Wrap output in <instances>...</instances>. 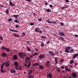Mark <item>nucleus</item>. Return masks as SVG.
Wrapping results in <instances>:
<instances>
[{
	"instance_id": "nucleus-4",
	"label": "nucleus",
	"mask_w": 78,
	"mask_h": 78,
	"mask_svg": "<svg viewBox=\"0 0 78 78\" xmlns=\"http://www.w3.org/2000/svg\"><path fill=\"white\" fill-rule=\"evenodd\" d=\"M19 63L17 62H14V66H15V67H18L19 66Z\"/></svg>"
},
{
	"instance_id": "nucleus-24",
	"label": "nucleus",
	"mask_w": 78,
	"mask_h": 78,
	"mask_svg": "<svg viewBox=\"0 0 78 78\" xmlns=\"http://www.w3.org/2000/svg\"><path fill=\"white\" fill-rule=\"evenodd\" d=\"M74 51V49H72L71 50H70V51H69V53H73V51Z\"/></svg>"
},
{
	"instance_id": "nucleus-7",
	"label": "nucleus",
	"mask_w": 78,
	"mask_h": 78,
	"mask_svg": "<svg viewBox=\"0 0 78 78\" xmlns=\"http://www.w3.org/2000/svg\"><path fill=\"white\" fill-rule=\"evenodd\" d=\"M33 69H30V70L29 73H28V75H30L33 72Z\"/></svg>"
},
{
	"instance_id": "nucleus-16",
	"label": "nucleus",
	"mask_w": 78,
	"mask_h": 78,
	"mask_svg": "<svg viewBox=\"0 0 78 78\" xmlns=\"http://www.w3.org/2000/svg\"><path fill=\"white\" fill-rule=\"evenodd\" d=\"M10 62L9 61H7L6 63V66H9L10 65Z\"/></svg>"
},
{
	"instance_id": "nucleus-13",
	"label": "nucleus",
	"mask_w": 78,
	"mask_h": 78,
	"mask_svg": "<svg viewBox=\"0 0 78 78\" xmlns=\"http://www.w3.org/2000/svg\"><path fill=\"white\" fill-rule=\"evenodd\" d=\"M11 73H16V71L14 69H12L10 70Z\"/></svg>"
},
{
	"instance_id": "nucleus-18",
	"label": "nucleus",
	"mask_w": 78,
	"mask_h": 78,
	"mask_svg": "<svg viewBox=\"0 0 78 78\" xmlns=\"http://www.w3.org/2000/svg\"><path fill=\"white\" fill-rule=\"evenodd\" d=\"M13 35L14 36V37H20V35H17V34H13Z\"/></svg>"
},
{
	"instance_id": "nucleus-57",
	"label": "nucleus",
	"mask_w": 78,
	"mask_h": 78,
	"mask_svg": "<svg viewBox=\"0 0 78 78\" xmlns=\"http://www.w3.org/2000/svg\"><path fill=\"white\" fill-rule=\"evenodd\" d=\"M20 69V70H21V67H19V69Z\"/></svg>"
},
{
	"instance_id": "nucleus-15",
	"label": "nucleus",
	"mask_w": 78,
	"mask_h": 78,
	"mask_svg": "<svg viewBox=\"0 0 78 78\" xmlns=\"http://www.w3.org/2000/svg\"><path fill=\"white\" fill-rule=\"evenodd\" d=\"M9 30H10L11 31L13 32H19V31L16 30H13L12 29H10Z\"/></svg>"
},
{
	"instance_id": "nucleus-28",
	"label": "nucleus",
	"mask_w": 78,
	"mask_h": 78,
	"mask_svg": "<svg viewBox=\"0 0 78 78\" xmlns=\"http://www.w3.org/2000/svg\"><path fill=\"white\" fill-rule=\"evenodd\" d=\"M65 51L67 53H69V51L68 49H65Z\"/></svg>"
},
{
	"instance_id": "nucleus-2",
	"label": "nucleus",
	"mask_w": 78,
	"mask_h": 78,
	"mask_svg": "<svg viewBox=\"0 0 78 78\" xmlns=\"http://www.w3.org/2000/svg\"><path fill=\"white\" fill-rule=\"evenodd\" d=\"M18 59V58L17 55H15L13 56V60L14 61Z\"/></svg>"
},
{
	"instance_id": "nucleus-9",
	"label": "nucleus",
	"mask_w": 78,
	"mask_h": 78,
	"mask_svg": "<svg viewBox=\"0 0 78 78\" xmlns=\"http://www.w3.org/2000/svg\"><path fill=\"white\" fill-rule=\"evenodd\" d=\"M59 35L61 36H65V35L64 34V33L62 32H61L59 33Z\"/></svg>"
},
{
	"instance_id": "nucleus-49",
	"label": "nucleus",
	"mask_w": 78,
	"mask_h": 78,
	"mask_svg": "<svg viewBox=\"0 0 78 78\" xmlns=\"http://www.w3.org/2000/svg\"><path fill=\"white\" fill-rule=\"evenodd\" d=\"M45 37V36H41V38L42 39H44Z\"/></svg>"
},
{
	"instance_id": "nucleus-11",
	"label": "nucleus",
	"mask_w": 78,
	"mask_h": 78,
	"mask_svg": "<svg viewBox=\"0 0 78 78\" xmlns=\"http://www.w3.org/2000/svg\"><path fill=\"white\" fill-rule=\"evenodd\" d=\"M49 53L50 55H51L52 56H53L54 55H55V54L54 53H53L51 51H49Z\"/></svg>"
},
{
	"instance_id": "nucleus-62",
	"label": "nucleus",
	"mask_w": 78,
	"mask_h": 78,
	"mask_svg": "<svg viewBox=\"0 0 78 78\" xmlns=\"http://www.w3.org/2000/svg\"><path fill=\"white\" fill-rule=\"evenodd\" d=\"M77 65H78V64H77L76 63L75 64V66H76Z\"/></svg>"
},
{
	"instance_id": "nucleus-3",
	"label": "nucleus",
	"mask_w": 78,
	"mask_h": 78,
	"mask_svg": "<svg viewBox=\"0 0 78 78\" xmlns=\"http://www.w3.org/2000/svg\"><path fill=\"white\" fill-rule=\"evenodd\" d=\"M7 55L6 54L3 53V54H2L1 55V57H3V58L4 57H7Z\"/></svg>"
},
{
	"instance_id": "nucleus-53",
	"label": "nucleus",
	"mask_w": 78,
	"mask_h": 78,
	"mask_svg": "<svg viewBox=\"0 0 78 78\" xmlns=\"http://www.w3.org/2000/svg\"><path fill=\"white\" fill-rule=\"evenodd\" d=\"M6 50H7V52H9V48H7L6 49Z\"/></svg>"
},
{
	"instance_id": "nucleus-38",
	"label": "nucleus",
	"mask_w": 78,
	"mask_h": 78,
	"mask_svg": "<svg viewBox=\"0 0 78 78\" xmlns=\"http://www.w3.org/2000/svg\"><path fill=\"white\" fill-rule=\"evenodd\" d=\"M30 25L31 26H33V25H34V24L33 23H30Z\"/></svg>"
},
{
	"instance_id": "nucleus-63",
	"label": "nucleus",
	"mask_w": 78,
	"mask_h": 78,
	"mask_svg": "<svg viewBox=\"0 0 78 78\" xmlns=\"http://www.w3.org/2000/svg\"><path fill=\"white\" fill-rule=\"evenodd\" d=\"M24 66H27V63H25Z\"/></svg>"
},
{
	"instance_id": "nucleus-50",
	"label": "nucleus",
	"mask_w": 78,
	"mask_h": 78,
	"mask_svg": "<svg viewBox=\"0 0 78 78\" xmlns=\"http://www.w3.org/2000/svg\"><path fill=\"white\" fill-rule=\"evenodd\" d=\"M34 55H39V54L38 53H34Z\"/></svg>"
},
{
	"instance_id": "nucleus-60",
	"label": "nucleus",
	"mask_w": 78,
	"mask_h": 78,
	"mask_svg": "<svg viewBox=\"0 0 78 78\" xmlns=\"http://www.w3.org/2000/svg\"><path fill=\"white\" fill-rule=\"evenodd\" d=\"M56 23L55 21L53 22V24H56Z\"/></svg>"
},
{
	"instance_id": "nucleus-58",
	"label": "nucleus",
	"mask_w": 78,
	"mask_h": 78,
	"mask_svg": "<svg viewBox=\"0 0 78 78\" xmlns=\"http://www.w3.org/2000/svg\"><path fill=\"white\" fill-rule=\"evenodd\" d=\"M16 67V69L17 70H18L19 69L17 67Z\"/></svg>"
},
{
	"instance_id": "nucleus-44",
	"label": "nucleus",
	"mask_w": 78,
	"mask_h": 78,
	"mask_svg": "<svg viewBox=\"0 0 78 78\" xmlns=\"http://www.w3.org/2000/svg\"><path fill=\"white\" fill-rule=\"evenodd\" d=\"M60 25H61V26H64V25L63 23H62V22L60 23Z\"/></svg>"
},
{
	"instance_id": "nucleus-33",
	"label": "nucleus",
	"mask_w": 78,
	"mask_h": 78,
	"mask_svg": "<svg viewBox=\"0 0 78 78\" xmlns=\"http://www.w3.org/2000/svg\"><path fill=\"white\" fill-rule=\"evenodd\" d=\"M27 51H30V48H29V47H28V46L27 47Z\"/></svg>"
},
{
	"instance_id": "nucleus-20",
	"label": "nucleus",
	"mask_w": 78,
	"mask_h": 78,
	"mask_svg": "<svg viewBox=\"0 0 78 78\" xmlns=\"http://www.w3.org/2000/svg\"><path fill=\"white\" fill-rule=\"evenodd\" d=\"M1 48L2 49L6 50V49L7 48H6L4 46H3Z\"/></svg>"
},
{
	"instance_id": "nucleus-37",
	"label": "nucleus",
	"mask_w": 78,
	"mask_h": 78,
	"mask_svg": "<svg viewBox=\"0 0 78 78\" xmlns=\"http://www.w3.org/2000/svg\"><path fill=\"white\" fill-rule=\"evenodd\" d=\"M20 27V26H19L18 25L16 24V28H18Z\"/></svg>"
},
{
	"instance_id": "nucleus-22",
	"label": "nucleus",
	"mask_w": 78,
	"mask_h": 78,
	"mask_svg": "<svg viewBox=\"0 0 78 78\" xmlns=\"http://www.w3.org/2000/svg\"><path fill=\"white\" fill-rule=\"evenodd\" d=\"M34 31L37 33H38L39 32V30L37 28L34 29Z\"/></svg>"
},
{
	"instance_id": "nucleus-8",
	"label": "nucleus",
	"mask_w": 78,
	"mask_h": 78,
	"mask_svg": "<svg viewBox=\"0 0 78 78\" xmlns=\"http://www.w3.org/2000/svg\"><path fill=\"white\" fill-rule=\"evenodd\" d=\"M50 64V62L48 60L47 61H46V66H47V67H48L49 65Z\"/></svg>"
},
{
	"instance_id": "nucleus-19",
	"label": "nucleus",
	"mask_w": 78,
	"mask_h": 78,
	"mask_svg": "<svg viewBox=\"0 0 78 78\" xmlns=\"http://www.w3.org/2000/svg\"><path fill=\"white\" fill-rule=\"evenodd\" d=\"M39 67L40 69H43L44 68V67L43 66H41V65H39Z\"/></svg>"
},
{
	"instance_id": "nucleus-46",
	"label": "nucleus",
	"mask_w": 78,
	"mask_h": 78,
	"mask_svg": "<svg viewBox=\"0 0 78 78\" xmlns=\"http://www.w3.org/2000/svg\"><path fill=\"white\" fill-rule=\"evenodd\" d=\"M64 60V59H62L60 61V62H63V61Z\"/></svg>"
},
{
	"instance_id": "nucleus-5",
	"label": "nucleus",
	"mask_w": 78,
	"mask_h": 78,
	"mask_svg": "<svg viewBox=\"0 0 78 78\" xmlns=\"http://www.w3.org/2000/svg\"><path fill=\"white\" fill-rule=\"evenodd\" d=\"M72 75L73 76V77H76V73L75 72H73V73L72 74Z\"/></svg>"
},
{
	"instance_id": "nucleus-35",
	"label": "nucleus",
	"mask_w": 78,
	"mask_h": 78,
	"mask_svg": "<svg viewBox=\"0 0 78 78\" xmlns=\"http://www.w3.org/2000/svg\"><path fill=\"white\" fill-rule=\"evenodd\" d=\"M51 11V10L50 9H48L46 10V11L47 12H50Z\"/></svg>"
},
{
	"instance_id": "nucleus-30",
	"label": "nucleus",
	"mask_w": 78,
	"mask_h": 78,
	"mask_svg": "<svg viewBox=\"0 0 78 78\" xmlns=\"http://www.w3.org/2000/svg\"><path fill=\"white\" fill-rule=\"evenodd\" d=\"M1 71L2 73H5V70H4L3 69H1Z\"/></svg>"
},
{
	"instance_id": "nucleus-17",
	"label": "nucleus",
	"mask_w": 78,
	"mask_h": 78,
	"mask_svg": "<svg viewBox=\"0 0 78 78\" xmlns=\"http://www.w3.org/2000/svg\"><path fill=\"white\" fill-rule=\"evenodd\" d=\"M34 76L32 75H31L28 76H27V77H28L29 78H34Z\"/></svg>"
},
{
	"instance_id": "nucleus-26",
	"label": "nucleus",
	"mask_w": 78,
	"mask_h": 78,
	"mask_svg": "<svg viewBox=\"0 0 78 78\" xmlns=\"http://www.w3.org/2000/svg\"><path fill=\"white\" fill-rule=\"evenodd\" d=\"M30 65H31L30 62H29V64L28 65H27V67H28V68L30 67Z\"/></svg>"
},
{
	"instance_id": "nucleus-25",
	"label": "nucleus",
	"mask_w": 78,
	"mask_h": 78,
	"mask_svg": "<svg viewBox=\"0 0 78 78\" xmlns=\"http://www.w3.org/2000/svg\"><path fill=\"white\" fill-rule=\"evenodd\" d=\"M9 10L8 9H7L6 11L5 12L6 13V14L8 15L9 14Z\"/></svg>"
},
{
	"instance_id": "nucleus-32",
	"label": "nucleus",
	"mask_w": 78,
	"mask_h": 78,
	"mask_svg": "<svg viewBox=\"0 0 78 78\" xmlns=\"http://www.w3.org/2000/svg\"><path fill=\"white\" fill-rule=\"evenodd\" d=\"M14 22H16L17 23H20V22L17 20H14Z\"/></svg>"
},
{
	"instance_id": "nucleus-1",
	"label": "nucleus",
	"mask_w": 78,
	"mask_h": 78,
	"mask_svg": "<svg viewBox=\"0 0 78 78\" xmlns=\"http://www.w3.org/2000/svg\"><path fill=\"white\" fill-rule=\"evenodd\" d=\"M19 56L21 58H24V57H26V54L25 53H22L21 52H20L19 53Z\"/></svg>"
},
{
	"instance_id": "nucleus-52",
	"label": "nucleus",
	"mask_w": 78,
	"mask_h": 78,
	"mask_svg": "<svg viewBox=\"0 0 78 78\" xmlns=\"http://www.w3.org/2000/svg\"><path fill=\"white\" fill-rule=\"evenodd\" d=\"M5 62H3L2 65V66H4L5 65Z\"/></svg>"
},
{
	"instance_id": "nucleus-64",
	"label": "nucleus",
	"mask_w": 78,
	"mask_h": 78,
	"mask_svg": "<svg viewBox=\"0 0 78 78\" xmlns=\"http://www.w3.org/2000/svg\"><path fill=\"white\" fill-rule=\"evenodd\" d=\"M65 2H69V0H66L65 1Z\"/></svg>"
},
{
	"instance_id": "nucleus-45",
	"label": "nucleus",
	"mask_w": 78,
	"mask_h": 78,
	"mask_svg": "<svg viewBox=\"0 0 78 78\" xmlns=\"http://www.w3.org/2000/svg\"><path fill=\"white\" fill-rule=\"evenodd\" d=\"M3 66L2 65H1V69H3Z\"/></svg>"
},
{
	"instance_id": "nucleus-59",
	"label": "nucleus",
	"mask_w": 78,
	"mask_h": 78,
	"mask_svg": "<svg viewBox=\"0 0 78 78\" xmlns=\"http://www.w3.org/2000/svg\"><path fill=\"white\" fill-rule=\"evenodd\" d=\"M61 68L62 69H63L64 68V67L63 66H62Z\"/></svg>"
},
{
	"instance_id": "nucleus-10",
	"label": "nucleus",
	"mask_w": 78,
	"mask_h": 78,
	"mask_svg": "<svg viewBox=\"0 0 78 78\" xmlns=\"http://www.w3.org/2000/svg\"><path fill=\"white\" fill-rule=\"evenodd\" d=\"M78 56V54H74V56H73V59H74V58H75L76 57Z\"/></svg>"
},
{
	"instance_id": "nucleus-29",
	"label": "nucleus",
	"mask_w": 78,
	"mask_h": 78,
	"mask_svg": "<svg viewBox=\"0 0 78 78\" xmlns=\"http://www.w3.org/2000/svg\"><path fill=\"white\" fill-rule=\"evenodd\" d=\"M74 62L73 61V60H71V61L70 62V64H72V63H74Z\"/></svg>"
},
{
	"instance_id": "nucleus-27",
	"label": "nucleus",
	"mask_w": 78,
	"mask_h": 78,
	"mask_svg": "<svg viewBox=\"0 0 78 78\" xmlns=\"http://www.w3.org/2000/svg\"><path fill=\"white\" fill-rule=\"evenodd\" d=\"M59 39H61L62 40H64V38L62 37H59Z\"/></svg>"
},
{
	"instance_id": "nucleus-48",
	"label": "nucleus",
	"mask_w": 78,
	"mask_h": 78,
	"mask_svg": "<svg viewBox=\"0 0 78 78\" xmlns=\"http://www.w3.org/2000/svg\"><path fill=\"white\" fill-rule=\"evenodd\" d=\"M42 19L41 18H40L38 20V21L39 22H41L42 20Z\"/></svg>"
},
{
	"instance_id": "nucleus-43",
	"label": "nucleus",
	"mask_w": 78,
	"mask_h": 78,
	"mask_svg": "<svg viewBox=\"0 0 78 78\" xmlns=\"http://www.w3.org/2000/svg\"><path fill=\"white\" fill-rule=\"evenodd\" d=\"M12 18H9L8 20V21L9 22H10L12 21Z\"/></svg>"
},
{
	"instance_id": "nucleus-41",
	"label": "nucleus",
	"mask_w": 78,
	"mask_h": 78,
	"mask_svg": "<svg viewBox=\"0 0 78 78\" xmlns=\"http://www.w3.org/2000/svg\"><path fill=\"white\" fill-rule=\"evenodd\" d=\"M65 71H70V70L69 69H65Z\"/></svg>"
},
{
	"instance_id": "nucleus-23",
	"label": "nucleus",
	"mask_w": 78,
	"mask_h": 78,
	"mask_svg": "<svg viewBox=\"0 0 78 78\" xmlns=\"http://www.w3.org/2000/svg\"><path fill=\"white\" fill-rule=\"evenodd\" d=\"M41 47H43L44 46V44L43 42H41Z\"/></svg>"
},
{
	"instance_id": "nucleus-47",
	"label": "nucleus",
	"mask_w": 78,
	"mask_h": 78,
	"mask_svg": "<svg viewBox=\"0 0 78 78\" xmlns=\"http://www.w3.org/2000/svg\"><path fill=\"white\" fill-rule=\"evenodd\" d=\"M50 43V41H48L47 43H46V44H49Z\"/></svg>"
},
{
	"instance_id": "nucleus-36",
	"label": "nucleus",
	"mask_w": 78,
	"mask_h": 78,
	"mask_svg": "<svg viewBox=\"0 0 78 78\" xmlns=\"http://www.w3.org/2000/svg\"><path fill=\"white\" fill-rule=\"evenodd\" d=\"M55 62H58V58L57 57H55Z\"/></svg>"
},
{
	"instance_id": "nucleus-21",
	"label": "nucleus",
	"mask_w": 78,
	"mask_h": 78,
	"mask_svg": "<svg viewBox=\"0 0 78 78\" xmlns=\"http://www.w3.org/2000/svg\"><path fill=\"white\" fill-rule=\"evenodd\" d=\"M9 4L12 6H14L13 4H12V2L11 1H9Z\"/></svg>"
},
{
	"instance_id": "nucleus-54",
	"label": "nucleus",
	"mask_w": 78,
	"mask_h": 78,
	"mask_svg": "<svg viewBox=\"0 0 78 78\" xmlns=\"http://www.w3.org/2000/svg\"><path fill=\"white\" fill-rule=\"evenodd\" d=\"M57 70L58 71V72H60V69H57Z\"/></svg>"
},
{
	"instance_id": "nucleus-12",
	"label": "nucleus",
	"mask_w": 78,
	"mask_h": 78,
	"mask_svg": "<svg viewBox=\"0 0 78 78\" xmlns=\"http://www.w3.org/2000/svg\"><path fill=\"white\" fill-rule=\"evenodd\" d=\"M52 76V74L51 73L47 75V77L48 78H51Z\"/></svg>"
},
{
	"instance_id": "nucleus-56",
	"label": "nucleus",
	"mask_w": 78,
	"mask_h": 78,
	"mask_svg": "<svg viewBox=\"0 0 78 78\" xmlns=\"http://www.w3.org/2000/svg\"><path fill=\"white\" fill-rule=\"evenodd\" d=\"M39 33L41 34V33H42V31H41V30H40L39 31Z\"/></svg>"
},
{
	"instance_id": "nucleus-42",
	"label": "nucleus",
	"mask_w": 78,
	"mask_h": 78,
	"mask_svg": "<svg viewBox=\"0 0 78 78\" xmlns=\"http://www.w3.org/2000/svg\"><path fill=\"white\" fill-rule=\"evenodd\" d=\"M70 48H71V47H67L66 48V49H68V50H69V49H70Z\"/></svg>"
},
{
	"instance_id": "nucleus-6",
	"label": "nucleus",
	"mask_w": 78,
	"mask_h": 78,
	"mask_svg": "<svg viewBox=\"0 0 78 78\" xmlns=\"http://www.w3.org/2000/svg\"><path fill=\"white\" fill-rule=\"evenodd\" d=\"M44 57H45V56L44 55H39L38 58L42 59L43 58H44Z\"/></svg>"
},
{
	"instance_id": "nucleus-51",
	"label": "nucleus",
	"mask_w": 78,
	"mask_h": 78,
	"mask_svg": "<svg viewBox=\"0 0 78 78\" xmlns=\"http://www.w3.org/2000/svg\"><path fill=\"white\" fill-rule=\"evenodd\" d=\"M53 7V6L51 4V5H50V7L52 8V7Z\"/></svg>"
},
{
	"instance_id": "nucleus-61",
	"label": "nucleus",
	"mask_w": 78,
	"mask_h": 78,
	"mask_svg": "<svg viewBox=\"0 0 78 78\" xmlns=\"http://www.w3.org/2000/svg\"><path fill=\"white\" fill-rule=\"evenodd\" d=\"M54 52H55V53H56V54H58V52L57 51H54Z\"/></svg>"
},
{
	"instance_id": "nucleus-55",
	"label": "nucleus",
	"mask_w": 78,
	"mask_h": 78,
	"mask_svg": "<svg viewBox=\"0 0 78 78\" xmlns=\"http://www.w3.org/2000/svg\"><path fill=\"white\" fill-rule=\"evenodd\" d=\"M75 37H78V35H77V34H75Z\"/></svg>"
},
{
	"instance_id": "nucleus-40",
	"label": "nucleus",
	"mask_w": 78,
	"mask_h": 78,
	"mask_svg": "<svg viewBox=\"0 0 78 78\" xmlns=\"http://www.w3.org/2000/svg\"><path fill=\"white\" fill-rule=\"evenodd\" d=\"M62 7V8H61V9H66L67 7Z\"/></svg>"
},
{
	"instance_id": "nucleus-39",
	"label": "nucleus",
	"mask_w": 78,
	"mask_h": 78,
	"mask_svg": "<svg viewBox=\"0 0 78 78\" xmlns=\"http://www.w3.org/2000/svg\"><path fill=\"white\" fill-rule=\"evenodd\" d=\"M0 39L1 40V41H2L3 40L2 36H0Z\"/></svg>"
},
{
	"instance_id": "nucleus-31",
	"label": "nucleus",
	"mask_w": 78,
	"mask_h": 78,
	"mask_svg": "<svg viewBox=\"0 0 78 78\" xmlns=\"http://www.w3.org/2000/svg\"><path fill=\"white\" fill-rule=\"evenodd\" d=\"M13 17H19V16H19V15H13Z\"/></svg>"
},
{
	"instance_id": "nucleus-14",
	"label": "nucleus",
	"mask_w": 78,
	"mask_h": 78,
	"mask_svg": "<svg viewBox=\"0 0 78 78\" xmlns=\"http://www.w3.org/2000/svg\"><path fill=\"white\" fill-rule=\"evenodd\" d=\"M39 65V64L38 63H35L33 65V66H38Z\"/></svg>"
},
{
	"instance_id": "nucleus-34",
	"label": "nucleus",
	"mask_w": 78,
	"mask_h": 78,
	"mask_svg": "<svg viewBox=\"0 0 78 78\" xmlns=\"http://www.w3.org/2000/svg\"><path fill=\"white\" fill-rule=\"evenodd\" d=\"M47 22L48 23H52L53 24V22H50V21H49V20H48L47 21Z\"/></svg>"
}]
</instances>
